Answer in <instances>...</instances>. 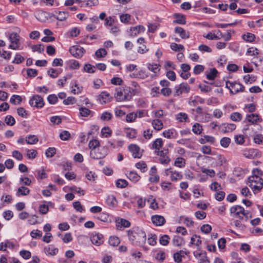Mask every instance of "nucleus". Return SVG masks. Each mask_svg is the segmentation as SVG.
<instances>
[{
	"label": "nucleus",
	"mask_w": 263,
	"mask_h": 263,
	"mask_svg": "<svg viewBox=\"0 0 263 263\" xmlns=\"http://www.w3.org/2000/svg\"><path fill=\"white\" fill-rule=\"evenodd\" d=\"M56 149L54 147L48 148L46 152L45 155L47 158H51L55 154Z\"/></svg>",
	"instance_id": "69168bd1"
},
{
	"label": "nucleus",
	"mask_w": 263,
	"mask_h": 263,
	"mask_svg": "<svg viewBox=\"0 0 263 263\" xmlns=\"http://www.w3.org/2000/svg\"><path fill=\"white\" fill-rule=\"evenodd\" d=\"M9 40L11 42L9 48L14 50L18 49L20 36L16 33H11L9 36Z\"/></svg>",
	"instance_id": "6e6552de"
},
{
	"label": "nucleus",
	"mask_w": 263,
	"mask_h": 263,
	"mask_svg": "<svg viewBox=\"0 0 263 263\" xmlns=\"http://www.w3.org/2000/svg\"><path fill=\"white\" fill-rule=\"evenodd\" d=\"M107 148L105 147H102L98 149H91L90 152V156L94 159H102L107 155Z\"/></svg>",
	"instance_id": "39448f33"
},
{
	"label": "nucleus",
	"mask_w": 263,
	"mask_h": 263,
	"mask_svg": "<svg viewBox=\"0 0 263 263\" xmlns=\"http://www.w3.org/2000/svg\"><path fill=\"white\" fill-rule=\"evenodd\" d=\"M202 241L200 239V237L197 235H193L191 239V243L192 245H195L197 247H199L201 244Z\"/></svg>",
	"instance_id": "79ce46f5"
},
{
	"label": "nucleus",
	"mask_w": 263,
	"mask_h": 263,
	"mask_svg": "<svg viewBox=\"0 0 263 263\" xmlns=\"http://www.w3.org/2000/svg\"><path fill=\"white\" fill-rule=\"evenodd\" d=\"M249 258L251 263H263V260L258 256L250 255Z\"/></svg>",
	"instance_id": "5fc2aeb1"
},
{
	"label": "nucleus",
	"mask_w": 263,
	"mask_h": 263,
	"mask_svg": "<svg viewBox=\"0 0 263 263\" xmlns=\"http://www.w3.org/2000/svg\"><path fill=\"white\" fill-rule=\"evenodd\" d=\"M220 33V36H217L216 34H213L212 32H209L206 35H203L204 37L208 40H217L222 38V33L220 30H217V34Z\"/></svg>",
	"instance_id": "c756f323"
},
{
	"label": "nucleus",
	"mask_w": 263,
	"mask_h": 263,
	"mask_svg": "<svg viewBox=\"0 0 263 263\" xmlns=\"http://www.w3.org/2000/svg\"><path fill=\"white\" fill-rule=\"evenodd\" d=\"M246 121L250 122L252 124H254L260 121V119L259 116L257 114H252L247 115L245 121Z\"/></svg>",
	"instance_id": "a878e982"
},
{
	"label": "nucleus",
	"mask_w": 263,
	"mask_h": 263,
	"mask_svg": "<svg viewBox=\"0 0 263 263\" xmlns=\"http://www.w3.org/2000/svg\"><path fill=\"white\" fill-rule=\"evenodd\" d=\"M44 251L47 255L53 256L58 253L59 249L53 245H49L44 248Z\"/></svg>",
	"instance_id": "412c9836"
},
{
	"label": "nucleus",
	"mask_w": 263,
	"mask_h": 263,
	"mask_svg": "<svg viewBox=\"0 0 263 263\" xmlns=\"http://www.w3.org/2000/svg\"><path fill=\"white\" fill-rule=\"evenodd\" d=\"M128 236L129 241L134 245L142 247L145 243L146 235L145 233L141 230L129 231Z\"/></svg>",
	"instance_id": "f03ea898"
},
{
	"label": "nucleus",
	"mask_w": 263,
	"mask_h": 263,
	"mask_svg": "<svg viewBox=\"0 0 263 263\" xmlns=\"http://www.w3.org/2000/svg\"><path fill=\"white\" fill-rule=\"evenodd\" d=\"M22 98L20 96L14 95L10 98V102L14 105H18L22 102Z\"/></svg>",
	"instance_id": "a18cd8bd"
},
{
	"label": "nucleus",
	"mask_w": 263,
	"mask_h": 263,
	"mask_svg": "<svg viewBox=\"0 0 263 263\" xmlns=\"http://www.w3.org/2000/svg\"><path fill=\"white\" fill-rule=\"evenodd\" d=\"M236 127V125L233 123H223L218 126V129L221 133H227L232 132Z\"/></svg>",
	"instance_id": "f8f14e48"
},
{
	"label": "nucleus",
	"mask_w": 263,
	"mask_h": 263,
	"mask_svg": "<svg viewBox=\"0 0 263 263\" xmlns=\"http://www.w3.org/2000/svg\"><path fill=\"white\" fill-rule=\"evenodd\" d=\"M128 182L124 179H118L116 181V186L119 188H124L127 186Z\"/></svg>",
	"instance_id": "680f3d73"
},
{
	"label": "nucleus",
	"mask_w": 263,
	"mask_h": 263,
	"mask_svg": "<svg viewBox=\"0 0 263 263\" xmlns=\"http://www.w3.org/2000/svg\"><path fill=\"white\" fill-rule=\"evenodd\" d=\"M167 175H170L172 181H177L182 179V176L181 174L177 172H173L171 168L167 169L165 171Z\"/></svg>",
	"instance_id": "f3484780"
},
{
	"label": "nucleus",
	"mask_w": 263,
	"mask_h": 263,
	"mask_svg": "<svg viewBox=\"0 0 263 263\" xmlns=\"http://www.w3.org/2000/svg\"><path fill=\"white\" fill-rule=\"evenodd\" d=\"M79 111L80 115L85 117H88L91 112V111L89 109L85 107H81L79 109Z\"/></svg>",
	"instance_id": "338daca9"
},
{
	"label": "nucleus",
	"mask_w": 263,
	"mask_h": 263,
	"mask_svg": "<svg viewBox=\"0 0 263 263\" xmlns=\"http://www.w3.org/2000/svg\"><path fill=\"white\" fill-rule=\"evenodd\" d=\"M146 67L149 70L153 72V74L151 76V77L152 78L156 77L157 73L160 70V65L158 64L148 63L146 64Z\"/></svg>",
	"instance_id": "4468645a"
},
{
	"label": "nucleus",
	"mask_w": 263,
	"mask_h": 263,
	"mask_svg": "<svg viewBox=\"0 0 263 263\" xmlns=\"http://www.w3.org/2000/svg\"><path fill=\"white\" fill-rule=\"evenodd\" d=\"M69 52L73 57L79 59L83 57L85 50L80 46L74 45L70 48Z\"/></svg>",
	"instance_id": "423d86ee"
},
{
	"label": "nucleus",
	"mask_w": 263,
	"mask_h": 263,
	"mask_svg": "<svg viewBox=\"0 0 263 263\" xmlns=\"http://www.w3.org/2000/svg\"><path fill=\"white\" fill-rule=\"evenodd\" d=\"M147 201L148 202L150 203V208L153 210H156L158 208V205L157 202L156 201L155 198L153 196H149Z\"/></svg>",
	"instance_id": "c9c22d12"
},
{
	"label": "nucleus",
	"mask_w": 263,
	"mask_h": 263,
	"mask_svg": "<svg viewBox=\"0 0 263 263\" xmlns=\"http://www.w3.org/2000/svg\"><path fill=\"white\" fill-rule=\"evenodd\" d=\"M242 38L246 42H252L254 40L255 36L254 34L247 33L242 36Z\"/></svg>",
	"instance_id": "6e6d98bb"
},
{
	"label": "nucleus",
	"mask_w": 263,
	"mask_h": 263,
	"mask_svg": "<svg viewBox=\"0 0 263 263\" xmlns=\"http://www.w3.org/2000/svg\"><path fill=\"white\" fill-rule=\"evenodd\" d=\"M69 16L67 11H55L54 17L60 21H63L67 19Z\"/></svg>",
	"instance_id": "4be33fe9"
},
{
	"label": "nucleus",
	"mask_w": 263,
	"mask_h": 263,
	"mask_svg": "<svg viewBox=\"0 0 263 263\" xmlns=\"http://www.w3.org/2000/svg\"><path fill=\"white\" fill-rule=\"evenodd\" d=\"M202 130V127L199 123H196L195 124H194L193 125V128H192V131L194 134H195L196 135H199L201 133Z\"/></svg>",
	"instance_id": "3c124183"
},
{
	"label": "nucleus",
	"mask_w": 263,
	"mask_h": 263,
	"mask_svg": "<svg viewBox=\"0 0 263 263\" xmlns=\"http://www.w3.org/2000/svg\"><path fill=\"white\" fill-rule=\"evenodd\" d=\"M39 141L37 137L35 135H29L26 137L25 141L28 144H35Z\"/></svg>",
	"instance_id": "e433bc0d"
},
{
	"label": "nucleus",
	"mask_w": 263,
	"mask_h": 263,
	"mask_svg": "<svg viewBox=\"0 0 263 263\" xmlns=\"http://www.w3.org/2000/svg\"><path fill=\"white\" fill-rule=\"evenodd\" d=\"M230 119L235 122H238L241 120L242 115L238 112H234L231 114Z\"/></svg>",
	"instance_id": "de8ad7c7"
},
{
	"label": "nucleus",
	"mask_w": 263,
	"mask_h": 263,
	"mask_svg": "<svg viewBox=\"0 0 263 263\" xmlns=\"http://www.w3.org/2000/svg\"><path fill=\"white\" fill-rule=\"evenodd\" d=\"M139 92L137 89H130L129 87L125 88H118L116 89L115 97L117 101H126L131 99L133 95H135Z\"/></svg>",
	"instance_id": "7ed1b4c3"
},
{
	"label": "nucleus",
	"mask_w": 263,
	"mask_h": 263,
	"mask_svg": "<svg viewBox=\"0 0 263 263\" xmlns=\"http://www.w3.org/2000/svg\"><path fill=\"white\" fill-rule=\"evenodd\" d=\"M242 155L248 159H254L261 156L260 152L253 148L245 149L242 151Z\"/></svg>",
	"instance_id": "0eeeda50"
},
{
	"label": "nucleus",
	"mask_w": 263,
	"mask_h": 263,
	"mask_svg": "<svg viewBox=\"0 0 263 263\" xmlns=\"http://www.w3.org/2000/svg\"><path fill=\"white\" fill-rule=\"evenodd\" d=\"M153 128L156 130H160L163 127V124L161 120L157 119H154L152 122Z\"/></svg>",
	"instance_id": "7c9ffc66"
},
{
	"label": "nucleus",
	"mask_w": 263,
	"mask_h": 263,
	"mask_svg": "<svg viewBox=\"0 0 263 263\" xmlns=\"http://www.w3.org/2000/svg\"><path fill=\"white\" fill-rule=\"evenodd\" d=\"M127 177L134 183L137 182L141 178L140 176L135 171H130L127 175Z\"/></svg>",
	"instance_id": "2f4dec72"
},
{
	"label": "nucleus",
	"mask_w": 263,
	"mask_h": 263,
	"mask_svg": "<svg viewBox=\"0 0 263 263\" xmlns=\"http://www.w3.org/2000/svg\"><path fill=\"white\" fill-rule=\"evenodd\" d=\"M243 221H241L239 219H236L233 220L232 224L240 230H244L246 227L245 224L242 223V222Z\"/></svg>",
	"instance_id": "09e8293b"
},
{
	"label": "nucleus",
	"mask_w": 263,
	"mask_h": 263,
	"mask_svg": "<svg viewBox=\"0 0 263 263\" xmlns=\"http://www.w3.org/2000/svg\"><path fill=\"white\" fill-rule=\"evenodd\" d=\"M130 226V222L126 219L121 218L116 221V227L118 230H120L122 227L128 228Z\"/></svg>",
	"instance_id": "b1692460"
},
{
	"label": "nucleus",
	"mask_w": 263,
	"mask_h": 263,
	"mask_svg": "<svg viewBox=\"0 0 263 263\" xmlns=\"http://www.w3.org/2000/svg\"><path fill=\"white\" fill-rule=\"evenodd\" d=\"M152 222L156 226H162L165 223L164 217L161 215H155L151 217Z\"/></svg>",
	"instance_id": "dca6fc26"
},
{
	"label": "nucleus",
	"mask_w": 263,
	"mask_h": 263,
	"mask_svg": "<svg viewBox=\"0 0 263 263\" xmlns=\"http://www.w3.org/2000/svg\"><path fill=\"white\" fill-rule=\"evenodd\" d=\"M120 240L118 237L110 236L108 240L109 244L113 247L117 246L120 243Z\"/></svg>",
	"instance_id": "c03bdc74"
},
{
	"label": "nucleus",
	"mask_w": 263,
	"mask_h": 263,
	"mask_svg": "<svg viewBox=\"0 0 263 263\" xmlns=\"http://www.w3.org/2000/svg\"><path fill=\"white\" fill-rule=\"evenodd\" d=\"M185 165V160L182 157L177 158L174 162V165L180 168L184 167Z\"/></svg>",
	"instance_id": "37998d69"
},
{
	"label": "nucleus",
	"mask_w": 263,
	"mask_h": 263,
	"mask_svg": "<svg viewBox=\"0 0 263 263\" xmlns=\"http://www.w3.org/2000/svg\"><path fill=\"white\" fill-rule=\"evenodd\" d=\"M162 135L164 137L167 139L176 138L178 136L177 132L173 128L163 131Z\"/></svg>",
	"instance_id": "aec40b11"
},
{
	"label": "nucleus",
	"mask_w": 263,
	"mask_h": 263,
	"mask_svg": "<svg viewBox=\"0 0 263 263\" xmlns=\"http://www.w3.org/2000/svg\"><path fill=\"white\" fill-rule=\"evenodd\" d=\"M101 134L104 137L108 138L111 136L112 131L109 127L106 126L102 129Z\"/></svg>",
	"instance_id": "8fccbe9b"
},
{
	"label": "nucleus",
	"mask_w": 263,
	"mask_h": 263,
	"mask_svg": "<svg viewBox=\"0 0 263 263\" xmlns=\"http://www.w3.org/2000/svg\"><path fill=\"white\" fill-rule=\"evenodd\" d=\"M5 121L6 123L9 126H13L15 123L14 118L10 115L6 116Z\"/></svg>",
	"instance_id": "0e129e2a"
},
{
	"label": "nucleus",
	"mask_w": 263,
	"mask_h": 263,
	"mask_svg": "<svg viewBox=\"0 0 263 263\" xmlns=\"http://www.w3.org/2000/svg\"><path fill=\"white\" fill-rule=\"evenodd\" d=\"M98 98L101 104H105L110 101L111 99V97L110 96L109 93L105 91L101 92Z\"/></svg>",
	"instance_id": "393cba45"
},
{
	"label": "nucleus",
	"mask_w": 263,
	"mask_h": 263,
	"mask_svg": "<svg viewBox=\"0 0 263 263\" xmlns=\"http://www.w3.org/2000/svg\"><path fill=\"white\" fill-rule=\"evenodd\" d=\"M175 94L176 96H179L183 93H187L190 90V88L188 84L186 83H182L180 85L175 87Z\"/></svg>",
	"instance_id": "9b49d317"
},
{
	"label": "nucleus",
	"mask_w": 263,
	"mask_h": 263,
	"mask_svg": "<svg viewBox=\"0 0 263 263\" xmlns=\"http://www.w3.org/2000/svg\"><path fill=\"white\" fill-rule=\"evenodd\" d=\"M61 69L50 68L47 71L48 74L52 78H56L61 73Z\"/></svg>",
	"instance_id": "72a5a7b5"
},
{
	"label": "nucleus",
	"mask_w": 263,
	"mask_h": 263,
	"mask_svg": "<svg viewBox=\"0 0 263 263\" xmlns=\"http://www.w3.org/2000/svg\"><path fill=\"white\" fill-rule=\"evenodd\" d=\"M128 150L132 153L135 158H140L142 156V151L139 146L135 144H130L128 146Z\"/></svg>",
	"instance_id": "9d476101"
},
{
	"label": "nucleus",
	"mask_w": 263,
	"mask_h": 263,
	"mask_svg": "<svg viewBox=\"0 0 263 263\" xmlns=\"http://www.w3.org/2000/svg\"><path fill=\"white\" fill-rule=\"evenodd\" d=\"M175 33L179 34L181 38L183 39H189L190 37V33L185 30L181 27H176L175 28Z\"/></svg>",
	"instance_id": "6ab92c4d"
},
{
	"label": "nucleus",
	"mask_w": 263,
	"mask_h": 263,
	"mask_svg": "<svg viewBox=\"0 0 263 263\" xmlns=\"http://www.w3.org/2000/svg\"><path fill=\"white\" fill-rule=\"evenodd\" d=\"M145 28L142 25L131 27L130 29V35L135 36L141 32H144Z\"/></svg>",
	"instance_id": "5701e85b"
},
{
	"label": "nucleus",
	"mask_w": 263,
	"mask_h": 263,
	"mask_svg": "<svg viewBox=\"0 0 263 263\" xmlns=\"http://www.w3.org/2000/svg\"><path fill=\"white\" fill-rule=\"evenodd\" d=\"M171 49L176 52H179L183 51L184 49V46L181 44H177L175 43H172L170 45Z\"/></svg>",
	"instance_id": "ea45409f"
},
{
	"label": "nucleus",
	"mask_w": 263,
	"mask_h": 263,
	"mask_svg": "<svg viewBox=\"0 0 263 263\" xmlns=\"http://www.w3.org/2000/svg\"><path fill=\"white\" fill-rule=\"evenodd\" d=\"M243 80L246 83H250L255 81L256 77L255 76H250V74L246 75L243 77Z\"/></svg>",
	"instance_id": "bf43d9fd"
},
{
	"label": "nucleus",
	"mask_w": 263,
	"mask_h": 263,
	"mask_svg": "<svg viewBox=\"0 0 263 263\" xmlns=\"http://www.w3.org/2000/svg\"><path fill=\"white\" fill-rule=\"evenodd\" d=\"M29 193L30 190L28 188L22 186L18 189L16 195L17 196H26L28 195Z\"/></svg>",
	"instance_id": "473e14b6"
},
{
	"label": "nucleus",
	"mask_w": 263,
	"mask_h": 263,
	"mask_svg": "<svg viewBox=\"0 0 263 263\" xmlns=\"http://www.w3.org/2000/svg\"><path fill=\"white\" fill-rule=\"evenodd\" d=\"M29 104L31 106L42 108L44 105L43 99L39 95L33 96L29 100Z\"/></svg>",
	"instance_id": "1a4fd4ad"
},
{
	"label": "nucleus",
	"mask_w": 263,
	"mask_h": 263,
	"mask_svg": "<svg viewBox=\"0 0 263 263\" xmlns=\"http://www.w3.org/2000/svg\"><path fill=\"white\" fill-rule=\"evenodd\" d=\"M254 142L258 144H263V136L260 134L255 136L253 139Z\"/></svg>",
	"instance_id": "774afa93"
},
{
	"label": "nucleus",
	"mask_w": 263,
	"mask_h": 263,
	"mask_svg": "<svg viewBox=\"0 0 263 263\" xmlns=\"http://www.w3.org/2000/svg\"><path fill=\"white\" fill-rule=\"evenodd\" d=\"M27 156L28 159H34L37 154V153L35 149H27Z\"/></svg>",
	"instance_id": "4d7b16f0"
},
{
	"label": "nucleus",
	"mask_w": 263,
	"mask_h": 263,
	"mask_svg": "<svg viewBox=\"0 0 263 263\" xmlns=\"http://www.w3.org/2000/svg\"><path fill=\"white\" fill-rule=\"evenodd\" d=\"M91 240L93 244L99 246L103 242V236L101 234L96 233L92 235Z\"/></svg>",
	"instance_id": "a211bd4d"
},
{
	"label": "nucleus",
	"mask_w": 263,
	"mask_h": 263,
	"mask_svg": "<svg viewBox=\"0 0 263 263\" xmlns=\"http://www.w3.org/2000/svg\"><path fill=\"white\" fill-rule=\"evenodd\" d=\"M163 145V142L162 139L161 138H158L154 141L152 146L153 148L159 151Z\"/></svg>",
	"instance_id": "a19ab883"
},
{
	"label": "nucleus",
	"mask_w": 263,
	"mask_h": 263,
	"mask_svg": "<svg viewBox=\"0 0 263 263\" xmlns=\"http://www.w3.org/2000/svg\"><path fill=\"white\" fill-rule=\"evenodd\" d=\"M120 21L122 23L127 24L131 20V16L128 14H122L120 16Z\"/></svg>",
	"instance_id": "603ef678"
},
{
	"label": "nucleus",
	"mask_w": 263,
	"mask_h": 263,
	"mask_svg": "<svg viewBox=\"0 0 263 263\" xmlns=\"http://www.w3.org/2000/svg\"><path fill=\"white\" fill-rule=\"evenodd\" d=\"M174 17L176 18V20L173 21L174 23L181 25H184L186 23L185 17L184 15L175 13L174 14Z\"/></svg>",
	"instance_id": "cd10ccee"
},
{
	"label": "nucleus",
	"mask_w": 263,
	"mask_h": 263,
	"mask_svg": "<svg viewBox=\"0 0 263 263\" xmlns=\"http://www.w3.org/2000/svg\"><path fill=\"white\" fill-rule=\"evenodd\" d=\"M230 214L233 217L241 221H247L252 217V214L250 211L245 210L242 206L238 205L231 208Z\"/></svg>",
	"instance_id": "20e7f679"
},
{
	"label": "nucleus",
	"mask_w": 263,
	"mask_h": 263,
	"mask_svg": "<svg viewBox=\"0 0 263 263\" xmlns=\"http://www.w3.org/2000/svg\"><path fill=\"white\" fill-rule=\"evenodd\" d=\"M99 4L98 0H88L83 1L81 5L82 7H92L98 5Z\"/></svg>",
	"instance_id": "f704fd0d"
},
{
	"label": "nucleus",
	"mask_w": 263,
	"mask_h": 263,
	"mask_svg": "<svg viewBox=\"0 0 263 263\" xmlns=\"http://www.w3.org/2000/svg\"><path fill=\"white\" fill-rule=\"evenodd\" d=\"M158 155L159 156V161L163 164H167L170 162V158L167 155V150L158 151Z\"/></svg>",
	"instance_id": "ddd939ff"
},
{
	"label": "nucleus",
	"mask_w": 263,
	"mask_h": 263,
	"mask_svg": "<svg viewBox=\"0 0 263 263\" xmlns=\"http://www.w3.org/2000/svg\"><path fill=\"white\" fill-rule=\"evenodd\" d=\"M149 74L145 69H140L136 73H134L132 77L135 78H138L141 79H145L148 77Z\"/></svg>",
	"instance_id": "bb28decb"
},
{
	"label": "nucleus",
	"mask_w": 263,
	"mask_h": 263,
	"mask_svg": "<svg viewBox=\"0 0 263 263\" xmlns=\"http://www.w3.org/2000/svg\"><path fill=\"white\" fill-rule=\"evenodd\" d=\"M235 142L239 145H242L245 142V138L242 135H237L234 137Z\"/></svg>",
	"instance_id": "13d9d810"
},
{
	"label": "nucleus",
	"mask_w": 263,
	"mask_h": 263,
	"mask_svg": "<svg viewBox=\"0 0 263 263\" xmlns=\"http://www.w3.org/2000/svg\"><path fill=\"white\" fill-rule=\"evenodd\" d=\"M95 68H96L95 66H92L91 65H90L89 64H86L84 66V71L88 73H92L95 72Z\"/></svg>",
	"instance_id": "e2e57ef3"
},
{
	"label": "nucleus",
	"mask_w": 263,
	"mask_h": 263,
	"mask_svg": "<svg viewBox=\"0 0 263 263\" xmlns=\"http://www.w3.org/2000/svg\"><path fill=\"white\" fill-rule=\"evenodd\" d=\"M183 241V238L179 236H175L173 239V243L175 246H179L181 245Z\"/></svg>",
	"instance_id": "864d4df0"
},
{
	"label": "nucleus",
	"mask_w": 263,
	"mask_h": 263,
	"mask_svg": "<svg viewBox=\"0 0 263 263\" xmlns=\"http://www.w3.org/2000/svg\"><path fill=\"white\" fill-rule=\"evenodd\" d=\"M218 71L215 68L210 69V71L206 73V78L209 80H214L217 77Z\"/></svg>",
	"instance_id": "4c0bfd02"
},
{
	"label": "nucleus",
	"mask_w": 263,
	"mask_h": 263,
	"mask_svg": "<svg viewBox=\"0 0 263 263\" xmlns=\"http://www.w3.org/2000/svg\"><path fill=\"white\" fill-rule=\"evenodd\" d=\"M176 119L179 122H189L187 115L185 112H179L175 115Z\"/></svg>",
	"instance_id": "c85d7f7f"
},
{
	"label": "nucleus",
	"mask_w": 263,
	"mask_h": 263,
	"mask_svg": "<svg viewBox=\"0 0 263 263\" xmlns=\"http://www.w3.org/2000/svg\"><path fill=\"white\" fill-rule=\"evenodd\" d=\"M106 202L108 205L114 206L117 204V201L114 195H109L106 199Z\"/></svg>",
	"instance_id": "58836bf2"
},
{
	"label": "nucleus",
	"mask_w": 263,
	"mask_h": 263,
	"mask_svg": "<svg viewBox=\"0 0 263 263\" xmlns=\"http://www.w3.org/2000/svg\"><path fill=\"white\" fill-rule=\"evenodd\" d=\"M231 141V140L230 138L223 137L220 139V144L222 147L224 148H227L229 146Z\"/></svg>",
	"instance_id": "49530a36"
},
{
	"label": "nucleus",
	"mask_w": 263,
	"mask_h": 263,
	"mask_svg": "<svg viewBox=\"0 0 263 263\" xmlns=\"http://www.w3.org/2000/svg\"><path fill=\"white\" fill-rule=\"evenodd\" d=\"M184 252L183 251H180L179 252H177L174 254V259L176 262L180 263L182 261V257H183V255H181V253H183Z\"/></svg>",
	"instance_id": "052dcab7"
},
{
	"label": "nucleus",
	"mask_w": 263,
	"mask_h": 263,
	"mask_svg": "<svg viewBox=\"0 0 263 263\" xmlns=\"http://www.w3.org/2000/svg\"><path fill=\"white\" fill-rule=\"evenodd\" d=\"M262 174L261 170L255 168L252 171V175L248 178V184L254 193H258L263 188V179L260 177Z\"/></svg>",
	"instance_id": "f257e3e1"
},
{
	"label": "nucleus",
	"mask_w": 263,
	"mask_h": 263,
	"mask_svg": "<svg viewBox=\"0 0 263 263\" xmlns=\"http://www.w3.org/2000/svg\"><path fill=\"white\" fill-rule=\"evenodd\" d=\"M230 86H231L230 92L233 95L236 94L239 91H243L245 89L244 86L242 84L235 82H232L231 84H230Z\"/></svg>",
	"instance_id": "2eb2a0df"
}]
</instances>
